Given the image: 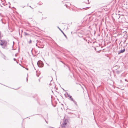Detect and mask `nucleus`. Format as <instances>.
<instances>
[{
    "label": "nucleus",
    "mask_w": 128,
    "mask_h": 128,
    "mask_svg": "<svg viewBox=\"0 0 128 128\" xmlns=\"http://www.w3.org/2000/svg\"><path fill=\"white\" fill-rule=\"evenodd\" d=\"M58 28L61 31V32H62V34H63L64 35V36L66 37V38H67V37L66 36V34H65L64 33V32L62 31V30L61 29L59 28V27L58 26Z\"/></svg>",
    "instance_id": "obj_5"
},
{
    "label": "nucleus",
    "mask_w": 128,
    "mask_h": 128,
    "mask_svg": "<svg viewBox=\"0 0 128 128\" xmlns=\"http://www.w3.org/2000/svg\"><path fill=\"white\" fill-rule=\"evenodd\" d=\"M72 101L75 104H76V105H77L76 102L74 100H73V101Z\"/></svg>",
    "instance_id": "obj_7"
},
{
    "label": "nucleus",
    "mask_w": 128,
    "mask_h": 128,
    "mask_svg": "<svg viewBox=\"0 0 128 128\" xmlns=\"http://www.w3.org/2000/svg\"><path fill=\"white\" fill-rule=\"evenodd\" d=\"M125 51V49H124L123 50H122L118 52V54H120V53H122L124 52Z\"/></svg>",
    "instance_id": "obj_4"
},
{
    "label": "nucleus",
    "mask_w": 128,
    "mask_h": 128,
    "mask_svg": "<svg viewBox=\"0 0 128 128\" xmlns=\"http://www.w3.org/2000/svg\"><path fill=\"white\" fill-rule=\"evenodd\" d=\"M36 46H37V44H36Z\"/></svg>",
    "instance_id": "obj_23"
},
{
    "label": "nucleus",
    "mask_w": 128,
    "mask_h": 128,
    "mask_svg": "<svg viewBox=\"0 0 128 128\" xmlns=\"http://www.w3.org/2000/svg\"><path fill=\"white\" fill-rule=\"evenodd\" d=\"M48 128H54L52 127L49 126L48 127Z\"/></svg>",
    "instance_id": "obj_11"
},
{
    "label": "nucleus",
    "mask_w": 128,
    "mask_h": 128,
    "mask_svg": "<svg viewBox=\"0 0 128 128\" xmlns=\"http://www.w3.org/2000/svg\"><path fill=\"white\" fill-rule=\"evenodd\" d=\"M28 78H26V81H28Z\"/></svg>",
    "instance_id": "obj_15"
},
{
    "label": "nucleus",
    "mask_w": 128,
    "mask_h": 128,
    "mask_svg": "<svg viewBox=\"0 0 128 128\" xmlns=\"http://www.w3.org/2000/svg\"><path fill=\"white\" fill-rule=\"evenodd\" d=\"M13 59L14 61H16V58H14Z\"/></svg>",
    "instance_id": "obj_14"
},
{
    "label": "nucleus",
    "mask_w": 128,
    "mask_h": 128,
    "mask_svg": "<svg viewBox=\"0 0 128 128\" xmlns=\"http://www.w3.org/2000/svg\"><path fill=\"white\" fill-rule=\"evenodd\" d=\"M68 122V120H63V123L62 124V126L63 128H65L66 127Z\"/></svg>",
    "instance_id": "obj_2"
},
{
    "label": "nucleus",
    "mask_w": 128,
    "mask_h": 128,
    "mask_svg": "<svg viewBox=\"0 0 128 128\" xmlns=\"http://www.w3.org/2000/svg\"><path fill=\"white\" fill-rule=\"evenodd\" d=\"M38 66L39 67H42L43 66L44 64L40 60L37 63Z\"/></svg>",
    "instance_id": "obj_1"
},
{
    "label": "nucleus",
    "mask_w": 128,
    "mask_h": 128,
    "mask_svg": "<svg viewBox=\"0 0 128 128\" xmlns=\"http://www.w3.org/2000/svg\"><path fill=\"white\" fill-rule=\"evenodd\" d=\"M24 34L26 35H29V34L27 33L26 32H24Z\"/></svg>",
    "instance_id": "obj_9"
},
{
    "label": "nucleus",
    "mask_w": 128,
    "mask_h": 128,
    "mask_svg": "<svg viewBox=\"0 0 128 128\" xmlns=\"http://www.w3.org/2000/svg\"><path fill=\"white\" fill-rule=\"evenodd\" d=\"M16 56V55H15V56Z\"/></svg>",
    "instance_id": "obj_20"
},
{
    "label": "nucleus",
    "mask_w": 128,
    "mask_h": 128,
    "mask_svg": "<svg viewBox=\"0 0 128 128\" xmlns=\"http://www.w3.org/2000/svg\"><path fill=\"white\" fill-rule=\"evenodd\" d=\"M29 6V7H30L31 8H32V7H31V6Z\"/></svg>",
    "instance_id": "obj_16"
},
{
    "label": "nucleus",
    "mask_w": 128,
    "mask_h": 128,
    "mask_svg": "<svg viewBox=\"0 0 128 128\" xmlns=\"http://www.w3.org/2000/svg\"><path fill=\"white\" fill-rule=\"evenodd\" d=\"M45 121H46V123H48V122H47L46 121V120H45Z\"/></svg>",
    "instance_id": "obj_18"
},
{
    "label": "nucleus",
    "mask_w": 128,
    "mask_h": 128,
    "mask_svg": "<svg viewBox=\"0 0 128 128\" xmlns=\"http://www.w3.org/2000/svg\"><path fill=\"white\" fill-rule=\"evenodd\" d=\"M70 99L71 101H72L74 100L73 98H72V96H69Z\"/></svg>",
    "instance_id": "obj_6"
},
{
    "label": "nucleus",
    "mask_w": 128,
    "mask_h": 128,
    "mask_svg": "<svg viewBox=\"0 0 128 128\" xmlns=\"http://www.w3.org/2000/svg\"><path fill=\"white\" fill-rule=\"evenodd\" d=\"M1 33V32H0V38H1V36H0Z\"/></svg>",
    "instance_id": "obj_13"
},
{
    "label": "nucleus",
    "mask_w": 128,
    "mask_h": 128,
    "mask_svg": "<svg viewBox=\"0 0 128 128\" xmlns=\"http://www.w3.org/2000/svg\"><path fill=\"white\" fill-rule=\"evenodd\" d=\"M31 8L32 9H33V8H32H32Z\"/></svg>",
    "instance_id": "obj_19"
},
{
    "label": "nucleus",
    "mask_w": 128,
    "mask_h": 128,
    "mask_svg": "<svg viewBox=\"0 0 128 128\" xmlns=\"http://www.w3.org/2000/svg\"><path fill=\"white\" fill-rule=\"evenodd\" d=\"M36 75L38 77L39 76L38 75V76L37 74H36Z\"/></svg>",
    "instance_id": "obj_17"
},
{
    "label": "nucleus",
    "mask_w": 128,
    "mask_h": 128,
    "mask_svg": "<svg viewBox=\"0 0 128 128\" xmlns=\"http://www.w3.org/2000/svg\"><path fill=\"white\" fill-rule=\"evenodd\" d=\"M66 94H67V96H68V97H69V96H70V95L68 94L67 92H66V94H65V95H66Z\"/></svg>",
    "instance_id": "obj_8"
},
{
    "label": "nucleus",
    "mask_w": 128,
    "mask_h": 128,
    "mask_svg": "<svg viewBox=\"0 0 128 128\" xmlns=\"http://www.w3.org/2000/svg\"><path fill=\"white\" fill-rule=\"evenodd\" d=\"M69 70H70V68H69Z\"/></svg>",
    "instance_id": "obj_21"
},
{
    "label": "nucleus",
    "mask_w": 128,
    "mask_h": 128,
    "mask_svg": "<svg viewBox=\"0 0 128 128\" xmlns=\"http://www.w3.org/2000/svg\"><path fill=\"white\" fill-rule=\"evenodd\" d=\"M118 16H119V17H118V19H119L120 18V16L119 14H118Z\"/></svg>",
    "instance_id": "obj_12"
},
{
    "label": "nucleus",
    "mask_w": 128,
    "mask_h": 128,
    "mask_svg": "<svg viewBox=\"0 0 128 128\" xmlns=\"http://www.w3.org/2000/svg\"><path fill=\"white\" fill-rule=\"evenodd\" d=\"M7 42H6L4 41L3 43V45H2V47L6 49L7 46Z\"/></svg>",
    "instance_id": "obj_3"
},
{
    "label": "nucleus",
    "mask_w": 128,
    "mask_h": 128,
    "mask_svg": "<svg viewBox=\"0 0 128 128\" xmlns=\"http://www.w3.org/2000/svg\"><path fill=\"white\" fill-rule=\"evenodd\" d=\"M32 41L31 40H30V41L28 42V43L29 44L31 43H32Z\"/></svg>",
    "instance_id": "obj_10"
},
{
    "label": "nucleus",
    "mask_w": 128,
    "mask_h": 128,
    "mask_svg": "<svg viewBox=\"0 0 128 128\" xmlns=\"http://www.w3.org/2000/svg\"><path fill=\"white\" fill-rule=\"evenodd\" d=\"M22 35L21 36V37H22Z\"/></svg>",
    "instance_id": "obj_22"
}]
</instances>
